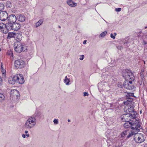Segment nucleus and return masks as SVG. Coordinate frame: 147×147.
<instances>
[{"instance_id": "obj_1", "label": "nucleus", "mask_w": 147, "mask_h": 147, "mask_svg": "<svg viewBox=\"0 0 147 147\" xmlns=\"http://www.w3.org/2000/svg\"><path fill=\"white\" fill-rule=\"evenodd\" d=\"M36 122V120L35 117L30 116L26 121L24 127L27 129H30L35 125Z\"/></svg>"}, {"instance_id": "obj_2", "label": "nucleus", "mask_w": 147, "mask_h": 147, "mask_svg": "<svg viewBox=\"0 0 147 147\" xmlns=\"http://www.w3.org/2000/svg\"><path fill=\"white\" fill-rule=\"evenodd\" d=\"M132 102H130L127 100L124 102V104L126 105L124 108V111L127 113H131L134 112V105Z\"/></svg>"}, {"instance_id": "obj_3", "label": "nucleus", "mask_w": 147, "mask_h": 147, "mask_svg": "<svg viewBox=\"0 0 147 147\" xmlns=\"http://www.w3.org/2000/svg\"><path fill=\"white\" fill-rule=\"evenodd\" d=\"M14 49L16 52L20 53L23 51L26 50L27 48L25 45H23L21 42L17 41L14 43Z\"/></svg>"}, {"instance_id": "obj_4", "label": "nucleus", "mask_w": 147, "mask_h": 147, "mask_svg": "<svg viewBox=\"0 0 147 147\" xmlns=\"http://www.w3.org/2000/svg\"><path fill=\"white\" fill-rule=\"evenodd\" d=\"M124 124V127L126 128L130 127L131 129H134L138 127L139 128L140 127L141 124L140 123H134V122H129V121L125 122Z\"/></svg>"}, {"instance_id": "obj_5", "label": "nucleus", "mask_w": 147, "mask_h": 147, "mask_svg": "<svg viewBox=\"0 0 147 147\" xmlns=\"http://www.w3.org/2000/svg\"><path fill=\"white\" fill-rule=\"evenodd\" d=\"M7 28L9 30H17L19 29L20 27V24L17 23H9L6 24Z\"/></svg>"}, {"instance_id": "obj_6", "label": "nucleus", "mask_w": 147, "mask_h": 147, "mask_svg": "<svg viewBox=\"0 0 147 147\" xmlns=\"http://www.w3.org/2000/svg\"><path fill=\"white\" fill-rule=\"evenodd\" d=\"M14 66L17 69H22L23 68L25 65V63L21 59H18L14 62Z\"/></svg>"}, {"instance_id": "obj_7", "label": "nucleus", "mask_w": 147, "mask_h": 147, "mask_svg": "<svg viewBox=\"0 0 147 147\" xmlns=\"http://www.w3.org/2000/svg\"><path fill=\"white\" fill-rule=\"evenodd\" d=\"M134 140L136 143H140L145 140V138L142 134L137 133L134 138Z\"/></svg>"}, {"instance_id": "obj_8", "label": "nucleus", "mask_w": 147, "mask_h": 147, "mask_svg": "<svg viewBox=\"0 0 147 147\" xmlns=\"http://www.w3.org/2000/svg\"><path fill=\"white\" fill-rule=\"evenodd\" d=\"M123 76L126 80H134V76L132 73L129 70L123 73Z\"/></svg>"}, {"instance_id": "obj_9", "label": "nucleus", "mask_w": 147, "mask_h": 147, "mask_svg": "<svg viewBox=\"0 0 147 147\" xmlns=\"http://www.w3.org/2000/svg\"><path fill=\"white\" fill-rule=\"evenodd\" d=\"M131 131L129 130V133L127 136V138H129L134 135H136V134L139 131H140V129H142V127L140 126V127L139 128L138 127L134 129H132Z\"/></svg>"}, {"instance_id": "obj_10", "label": "nucleus", "mask_w": 147, "mask_h": 147, "mask_svg": "<svg viewBox=\"0 0 147 147\" xmlns=\"http://www.w3.org/2000/svg\"><path fill=\"white\" fill-rule=\"evenodd\" d=\"M133 81L130 80L128 81V80H126L123 84V86L124 88L129 90H132L134 88V87L132 84Z\"/></svg>"}, {"instance_id": "obj_11", "label": "nucleus", "mask_w": 147, "mask_h": 147, "mask_svg": "<svg viewBox=\"0 0 147 147\" xmlns=\"http://www.w3.org/2000/svg\"><path fill=\"white\" fill-rule=\"evenodd\" d=\"M8 14L5 11L0 12V20L3 21L6 20L8 18Z\"/></svg>"}, {"instance_id": "obj_12", "label": "nucleus", "mask_w": 147, "mask_h": 147, "mask_svg": "<svg viewBox=\"0 0 147 147\" xmlns=\"http://www.w3.org/2000/svg\"><path fill=\"white\" fill-rule=\"evenodd\" d=\"M130 118L129 117V113H127L124 114L120 117V119L122 121L127 122L129 121Z\"/></svg>"}, {"instance_id": "obj_13", "label": "nucleus", "mask_w": 147, "mask_h": 147, "mask_svg": "<svg viewBox=\"0 0 147 147\" xmlns=\"http://www.w3.org/2000/svg\"><path fill=\"white\" fill-rule=\"evenodd\" d=\"M16 75L17 81V82L20 84H23L24 82V80L23 76L20 74Z\"/></svg>"}, {"instance_id": "obj_14", "label": "nucleus", "mask_w": 147, "mask_h": 147, "mask_svg": "<svg viewBox=\"0 0 147 147\" xmlns=\"http://www.w3.org/2000/svg\"><path fill=\"white\" fill-rule=\"evenodd\" d=\"M8 23H12L15 22L17 19L16 16L13 14L10 15L8 17Z\"/></svg>"}, {"instance_id": "obj_15", "label": "nucleus", "mask_w": 147, "mask_h": 147, "mask_svg": "<svg viewBox=\"0 0 147 147\" xmlns=\"http://www.w3.org/2000/svg\"><path fill=\"white\" fill-rule=\"evenodd\" d=\"M129 117L130 118L129 121H131V122H134V123H138V121L136 119V116L134 112V113H132L129 114Z\"/></svg>"}, {"instance_id": "obj_16", "label": "nucleus", "mask_w": 147, "mask_h": 147, "mask_svg": "<svg viewBox=\"0 0 147 147\" xmlns=\"http://www.w3.org/2000/svg\"><path fill=\"white\" fill-rule=\"evenodd\" d=\"M10 95L12 96H16L17 97L20 95L19 93L17 90L16 89H12L10 92Z\"/></svg>"}, {"instance_id": "obj_17", "label": "nucleus", "mask_w": 147, "mask_h": 147, "mask_svg": "<svg viewBox=\"0 0 147 147\" xmlns=\"http://www.w3.org/2000/svg\"><path fill=\"white\" fill-rule=\"evenodd\" d=\"M16 78V75H15L13 77H10L8 79L9 82L11 84H14L16 82H17V81Z\"/></svg>"}, {"instance_id": "obj_18", "label": "nucleus", "mask_w": 147, "mask_h": 147, "mask_svg": "<svg viewBox=\"0 0 147 147\" xmlns=\"http://www.w3.org/2000/svg\"><path fill=\"white\" fill-rule=\"evenodd\" d=\"M21 36L22 34H20V32L19 33L18 32H10L8 33L7 37H20Z\"/></svg>"}, {"instance_id": "obj_19", "label": "nucleus", "mask_w": 147, "mask_h": 147, "mask_svg": "<svg viewBox=\"0 0 147 147\" xmlns=\"http://www.w3.org/2000/svg\"><path fill=\"white\" fill-rule=\"evenodd\" d=\"M17 19L21 22H24L26 19L25 17L22 14H20L17 17Z\"/></svg>"}, {"instance_id": "obj_20", "label": "nucleus", "mask_w": 147, "mask_h": 147, "mask_svg": "<svg viewBox=\"0 0 147 147\" xmlns=\"http://www.w3.org/2000/svg\"><path fill=\"white\" fill-rule=\"evenodd\" d=\"M67 3L69 6L71 7H75L77 5L76 3L74 2L71 0H67Z\"/></svg>"}, {"instance_id": "obj_21", "label": "nucleus", "mask_w": 147, "mask_h": 147, "mask_svg": "<svg viewBox=\"0 0 147 147\" xmlns=\"http://www.w3.org/2000/svg\"><path fill=\"white\" fill-rule=\"evenodd\" d=\"M43 20H42L40 19L35 24V26L36 28L38 27V26L41 25L43 22Z\"/></svg>"}, {"instance_id": "obj_22", "label": "nucleus", "mask_w": 147, "mask_h": 147, "mask_svg": "<svg viewBox=\"0 0 147 147\" xmlns=\"http://www.w3.org/2000/svg\"><path fill=\"white\" fill-rule=\"evenodd\" d=\"M64 82L66 83V85H69V83L70 82L69 79L68 78L67 76H66L64 80Z\"/></svg>"}, {"instance_id": "obj_23", "label": "nucleus", "mask_w": 147, "mask_h": 147, "mask_svg": "<svg viewBox=\"0 0 147 147\" xmlns=\"http://www.w3.org/2000/svg\"><path fill=\"white\" fill-rule=\"evenodd\" d=\"M129 133V130L127 129V130H125L123 131L121 134V136L122 137H124V136L126 135H127Z\"/></svg>"}, {"instance_id": "obj_24", "label": "nucleus", "mask_w": 147, "mask_h": 147, "mask_svg": "<svg viewBox=\"0 0 147 147\" xmlns=\"http://www.w3.org/2000/svg\"><path fill=\"white\" fill-rule=\"evenodd\" d=\"M5 98L3 94L0 93V102H2L5 100Z\"/></svg>"}, {"instance_id": "obj_25", "label": "nucleus", "mask_w": 147, "mask_h": 147, "mask_svg": "<svg viewBox=\"0 0 147 147\" xmlns=\"http://www.w3.org/2000/svg\"><path fill=\"white\" fill-rule=\"evenodd\" d=\"M6 6L7 7L11 8L12 7V4L10 1H8L7 2Z\"/></svg>"}, {"instance_id": "obj_26", "label": "nucleus", "mask_w": 147, "mask_h": 147, "mask_svg": "<svg viewBox=\"0 0 147 147\" xmlns=\"http://www.w3.org/2000/svg\"><path fill=\"white\" fill-rule=\"evenodd\" d=\"M4 5L3 3H0V11L3 10L4 9Z\"/></svg>"}, {"instance_id": "obj_27", "label": "nucleus", "mask_w": 147, "mask_h": 147, "mask_svg": "<svg viewBox=\"0 0 147 147\" xmlns=\"http://www.w3.org/2000/svg\"><path fill=\"white\" fill-rule=\"evenodd\" d=\"M107 32L106 31H105L103 32H102V33H101L100 36V37H103V36H105L106 34H107Z\"/></svg>"}, {"instance_id": "obj_28", "label": "nucleus", "mask_w": 147, "mask_h": 147, "mask_svg": "<svg viewBox=\"0 0 147 147\" xmlns=\"http://www.w3.org/2000/svg\"><path fill=\"white\" fill-rule=\"evenodd\" d=\"M144 69H142L141 70V72H140V76L141 77H143L144 76Z\"/></svg>"}, {"instance_id": "obj_29", "label": "nucleus", "mask_w": 147, "mask_h": 147, "mask_svg": "<svg viewBox=\"0 0 147 147\" xmlns=\"http://www.w3.org/2000/svg\"><path fill=\"white\" fill-rule=\"evenodd\" d=\"M2 66L1 65V71L2 72V74H3V76L4 77H5V70H4L3 69V68L2 69L3 71H2Z\"/></svg>"}, {"instance_id": "obj_30", "label": "nucleus", "mask_w": 147, "mask_h": 147, "mask_svg": "<svg viewBox=\"0 0 147 147\" xmlns=\"http://www.w3.org/2000/svg\"><path fill=\"white\" fill-rule=\"evenodd\" d=\"M15 39L17 41L16 42H20L22 40V37H16Z\"/></svg>"}, {"instance_id": "obj_31", "label": "nucleus", "mask_w": 147, "mask_h": 147, "mask_svg": "<svg viewBox=\"0 0 147 147\" xmlns=\"http://www.w3.org/2000/svg\"><path fill=\"white\" fill-rule=\"evenodd\" d=\"M53 121L54 124L55 125L59 123L58 120L56 119H54Z\"/></svg>"}, {"instance_id": "obj_32", "label": "nucleus", "mask_w": 147, "mask_h": 147, "mask_svg": "<svg viewBox=\"0 0 147 147\" xmlns=\"http://www.w3.org/2000/svg\"><path fill=\"white\" fill-rule=\"evenodd\" d=\"M89 95V94L87 92H84V95L83 96H88Z\"/></svg>"}, {"instance_id": "obj_33", "label": "nucleus", "mask_w": 147, "mask_h": 147, "mask_svg": "<svg viewBox=\"0 0 147 147\" xmlns=\"http://www.w3.org/2000/svg\"><path fill=\"white\" fill-rule=\"evenodd\" d=\"M121 10V9L120 8H116L115 9V10L117 12H119Z\"/></svg>"}, {"instance_id": "obj_34", "label": "nucleus", "mask_w": 147, "mask_h": 147, "mask_svg": "<svg viewBox=\"0 0 147 147\" xmlns=\"http://www.w3.org/2000/svg\"><path fill=\"white\" fill-rule=\"evenodd\" d=\"M81 56L82 57H80L79 58L80 60H83V59H84V55H81V56Z\"/></svg>"}, {"instance_id": "obj_35", "label": "nucleus", "mask_w": 147, "mask_h": 147, "mask_svg": "<svg viewBox=\"0 0 147 147\" xmlns=\"http://www.w3.org/2000/svg\"><path fill=\"white\" fill-rule=\"evenodd\" d=\"M2 79L0 76V86L2 85Z\"/></svg>"}, {"instance_id": "obj_36", "label": "nucleus", "mask_w": 147, "mask_h": 147, "mask_svg": "<svg viewBox=\"0 0 147 147\" xmlns=\"http://www.w3.org/2000/svg\"><path fill=\"white\" fill-rule=\"evenodd\" d=\"M118 86L119 87L121 88H122L123 86H123L122 85H121L119 83L118 84Z\"/></svg>"}, {"instance_id": "obj_37", "label": "nucleus", "mask_w": 147, "mask_h": 147, "mask_svg": "<svg viewBox=\"0 0 147 147\" xmlns=\"http://www.w3.org/2000/svg\"><path fill=\"white\" fill-rule=\"evenodd\" d=\"M117 48L118 49H120V50L122 49V47L120 46H118L117 47Z\"/></svg>"}, {"instance_id": "obj_38", "label": "nucleus", "mask_w": 147, "mask_h": 147, "mask_svg": "<svg viewBox=\"0 0 147 147\" xmlns=\"http://www.w3.org/2000/svg\"><path fill=\"white\" fill-rule=\"evenodd\" d=\"M3 23L0 24V30L3 27Z\"/></svg>"}, {"instance_id": "obj_39", "label": "nucleus", "mask_w": 147, "mask_h": 147, "mask_svg": "<svg viewBox=\"0 0 147 147\" xmlns=\"http://www.w3.org/2000/svg\"><path fill=\"white\" fill-rule=\"evenodd\" d=\"M26 136L25 134H23L22 135V137L24 138H26Z\"/></svg>"}, {"instance_id": "obj_40", "label": "nucleus", "mask_w": 147, "mask_h": 147, "mask_svg": "<svg viewBox=\"0 0 147 147\" xmlns=\"http://www.w3.org/2000/svg\"><path fill=\"white\" fill-rule=\"evenodd\" d=\"M86 41H87V40H85L83 42V44H85L86 43Z\"/></svg>"}, {"instance_id": "obj_41", "label": "nucleus", "mask_w": 147, "mask_h": 147, "mask_svg": "<svg viewBox=\"0 0 147 147\" xmlns=\"http://www.w3.org/2000/svg\"><path fill=\"white\" fill-rule=\"evenodd\" d=\"M26 136L27 137H28L29 136V134H26Z\"/></svg>"}, {"instance_id": "obj_42", "label": "nucleus", "mask_w": 147, "mask_h": 147, "mask_svg": "<svg viewBox=\"0 0 147 147\" xmlns=\"http://www.w3.org/2000/svg\"><path fill=\"white\" fill-rule=\"evenodd\" d=\"M117 35V33H114V36L115 37V36H116Z\"/></svg>"}, {"instance_id": "obj_43", "label": "nucleus", "mask_w": 147, "mask_h": 147, "mask_svg": "<svg viewBox=\"0 0 147 147\" xmlns=\"http://www.w3.org/2000/svg\"><path fill=\"white\" fill-rule=\"evenodd\" d=\"M110 37H114V36H113L112 34H111Z\"/></svg>"}, {"instance_id": "obj_44", "label": "nucleus", "mask_w": 147, "mask_h": 147, "mask_svg": "<svg viewBox=\"0 0 147 147\" xmlns=\"http://www.w3.org/2000/svg\"><path fill=\"white\" fill-rule=\"evenodd\" d=\"M28 133V131L27 130H26L25 131V133L26 134H27Z\"/></svg>"}, {"instance_id": "obj_45", "label": "nucleus", "mask_w": 147, "mask_h": 147, "mask_svg": "<svg viewBox=\"0 0 147 147\" xmlns=\"http://www.w3.org/2000/svg\"><path fill=\"white\" fill-rule=\"evenodd\" d=\"M144 147H147V144H145L144 145Z\"/></svg>"}, {"instance_id": "obj_46", "label": "nucleus", "mask_w": 147, "mask_h": 147, "mask_svg": "<svg viewBox=\"0 0 147 147\" xmlns=\"http://www.w3.org/2000/svg\"><path fill=\"white\" fill-rule=\"evenodd\" d=\"M68 121L69 122H70L71 121H70V119H68Z\"/></svg>"}, {"instance_id": "obj_47", "label": "nucleus", "mask_w": 147, "mask_h": 147, "mask_svg": "<svg viewBox=\"0 0 147 147\" xmlns=\"http://www.w3.org/2000/svg\"><path fill=\"white\" fill-rule=\"evenodd\" d=\"M142 113V111H140V114H141V113Z\"/></svg>"}, {"instance_id": "obj_48", "label": "nucleus", "mask_w": 147, "mask_h": 147, "mask_svg": "<svg viewBox=\"0 0 147 147\" xmlns=\"http://www.w3.org/2000/svg\"><path fill=\"white\" fill-rule=\"evenodd\" d=\"M113 38V39H115V37H112Z\"/></svg>"}, {"instance_id": "obj_49", "label": "nucleus", "mask_w": 147, "mask_h": 147, "mask_svg": "<svg viewBox=\"0 0 147 147\" xmlns=\"http://www.w3.org/2000/svg\"><path fill=\"white\" fill-rule=\"evenodd\" d=\"M59 27L60 28H61V26H59Z\"/></svg>"}, {"instance_id": "obj_50", "label": "nucleus", "mask_w": 147, "mask_h": 147, "mask_svg": "<svg viewBox=\"0 0 147 147\" xmlns=\"http://www.w3.org/2000/svg\"><path fill=\"white\" fill-rule=\"evenodd\" d=\"M11 37H7V38H10Z\"/></svg>"}, {"instance_id": "obj_51", "label": "nucleus", "mask_w": 147, "mask_h": 147, "mask_svg": "<svg viewBox=\"0 0 147 147\" xmlns=\"http://www.w3.org/2000/svg\"><path fill=\"white\" fill-rule=\"evenodd\" d=\"M132 94H131V96H132Z\"/></svg>"}, {"instance_id": "obj_52", "label": "nucleus", "mask_w": 147, "mask_h": 147, "mask_svg": "<svg viewBox=\"0 0 147 147\" xmlns=\"http://www.w3.org/2000/svg\"><path fill=\"white\" fill-rule=\"evenodd\" d=\"M147 28V27H145V28Z\"/></svg>"}, {"instance_id": "obj_53", "label": "nucleus", "mask_w": 147, "mask_h": 147, "mask_svg": "<svg viewBox=\"0 0 147 147\" xmlns=\"http://www.w3.org/2000/svg\"><path fill=\"white\" fill-rule=\"evenodd\" d=\"M1 51V49L0 48V51Z\"/></svg>"}]
</instances>
